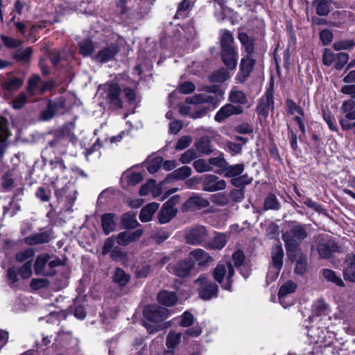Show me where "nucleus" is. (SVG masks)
Listing matches in <instances>:
<instances>
[{
  "label": "nucleus",
  "mask_w": 355,
  "mask_h": 355,
  "mask_svg": "<svg viewBox=\"0 0 355 355\" xmlns=\"http://www.w3.org/2000/svg\"><path fill=\"white\" fill-rule=\"evenodd\" d=\"M245 256L243 251L238 250L232 254V262L226 264L221 263L213 270V277L223 289L230 291L232 288V277L234 275L235 268H239L240 272L244 278H247L250 272L245 265Z\"/></svg>",
  "instance_id": "nucleus-1"
},
{
  "label": "nucleus",
  "mask_w": 355,
  "mask_h": 355,
  "mask_svg": "<svg viewBox=\"0 0 355 355\" xmlns=\"http://www.w3.org/2000/svg\"><path fill=\"white\" fill-rule=\"evenodd\" d=\"M290 230L282 234V239L285 243L286 250L288 257L291 252L298 253L300 251V243L307 237L306 226L296 222H293Z\"/></svg>",
  "instance_id": "nucleus-2"
},
{
  "label": "nucleus",
  "mask_w": 355,
  "mask_h": 355,
  "mask_svg": "<svg viewBox=\"0 0 355 355\" xmlns=\"http://www.w3.org/2000/svg\"><path fill=\"white\" fill-rule=\"evenodd\" d=\"M144 315L148 320L144 326L150 333L157 332L166 327L162 323L168 315V311L166 308L156 305L148 306L144 310Z\"/></svg>",
  "instance_id": "nucleus-3"
},
{
  "label": "nucleus",
  "mask_w": 355,
  "mask_h": 355,
  "mask_svg": "<svg viewBox=\"0 0 355 355\" xmlns=\"http://www.w3.org/2000/svg\"><path fill=\"white\" fill-rule=\"evenodd\" d=\"M61 264L59 259L51 260L47 253L39 254L34 264L35 273L37 275L53 276L55 273V268Z\"/></svg>",
  "instance_id": "nucleus-4"
},
{
  "label": "nucleus",
  "mask_w": 355,
  "mask_h": 355,
  "mask_svg": "<svg viewBox=\"0 0 355 355\" xmlns=\"http://www.w3.org/2000/svg\"><path fill=\"white\" fill-rule=\"evenodd\" d=\"M208 238L207 228L201 225H193L185 230L184 239L187 243L198 245L205 243Z\"/></svg>",
  "instance_id": "nucleus-5"
},
{
  "label": "nucleus",
  "mask_w": 355,
  "mask_h": 355,
  "mask_svg": "<svg viewBox=\"0 0 355 355\" xmlns=\"http://www.w3.org/2000/svg\"><path fill=\"white\" fill-rule=\"evenodd\" d=\"M307 335L311 338V342L318 344L320 347L330 346L335 340L334 334L324 329H309Z\"/></svg>",
  "instance_id": "nucleus-6"
},
{
  "label": "nucleus",
  "mask_w": 355,
  "mask_h": 355,
  "mask_svg": "<svg viewBox=\"0 0 355 355\" xmlns=\"http://www.w3.org/2000/svg\"><path fill=\"white\" fill-rule=\"evenodd\" d=\"M196 284L200 285L199 296L204 300L216 297L218 295V286L209 281L206 277L200 276L196 280Z\"/></svg>",
  "instance_id": "nucleus-7"
},
{
  "label": "nucleus",
  "mask_w": 355,
  "mask_h": 355,
  "mask_svg": "<svg viewBox=\"0 0 355 355\" xmlns=\"http://www.w3.org/2000/svg\"><path fill=\"white\" fill-rule=\"evenodd\" d=\"M51 87V83L42 81L38 75H33L28 80L26 90L28 96L32 97L44 93Z\"/></svg>",
  "instance_id": "nucleus-8"
},
{
  "label": "nucleus",
  "mask_w": 355,
  "mask_h": 355,
  "mask_svg": "<svg viewBox=\"0 0 355 355\" xmlns=\"http://www.w3.org/2000/svg\"><path fill=\"white\" fill-rule=\"evenodd\" d=\"M275 107L272 89H268L264 95L259 100L257 106V112L259 115L266 118L270 111Z\"/></svg>",
  "instance_id": "nucleus-9"
},
{
  "label": "nucleus",
  "mask_w": 355,
  "mask_h": 355,
  "mask_svg": "<svg viewBox=\"0 0 355 355\" xmlns=\"http://www.w3.org/2000/svg\"><path fill=\"white\" fill-rule=\"evenodd\" d=\"M207 93H201L195 94L192 96L187 97L186 102L189 104H201L209 103L213 105L214 107L218 105V100L215 96L210 94L211 92L216 91V87H207Z\"/></svg>",
  "instance_id": "nucleus-10"
},
{
  "label": "nucleus",
  "mask_w": 355,
  "mask_h": 355,
  "mask_svg": "<svg viewBox=\"0 0 355 355\" xmlns=\"http://www.w3.org/2000/svg\"><path fill=\"white\" fill-rule=\"evenodd\" d=\"M178 196H175L165 202L158 214V220L161 224L168 223L177 214L175 205L177 202Z\"/></svg>",
  "instance_id": "nucleus-11"
},
{
  "label": "nucleus",
  "mask_w": 355,
  "mask_h": 355,
  "mask_svg": "<svg viewBox=\"0 0 355 355\" xmlns=\"http://www.w3.org/2000/svg\"><path fill=\"white\" fill-rule=\"evenodd\" d=\"M202 189L205 191L214 192L223 190L227 184L224 180H220L215 175L206 174L202 178Z\"/></svg>",
  "instance_id": "nucleus-12"
},
{
  "label": "nucleus",
  "mask_w": 355,
  "mask_h": 355,
  "mask_svg": "<svg viewBox=\"0 0 355 355\" xmlns=\"http://www.w3.org/2000/svg\"><path fill=\"white\" fill-rule=\"evenodd\" d=\"M69 141V135H66L64 130H60L55 133V138L49 142L48 146L55 153L62 155L66 153Z\"/></svg>",
  "instance_id": "nucleus-13"
},
{
  "label": "nucleus",
  "mask_w": 355,
  "mask_h": 355,
  "mask_svg": "<svg viewBox=\"0 0 355 355\" xmlns=\"http://www.w3.org/2000/svg\"><path fill=\"white\" fill-rule=\"evenodd\" d=\"M105 93L106 95V99L112 107L114 109L122 107V101L120 98L121 88L118 84H110Z\"/></svg>",
  "instance_id": "nucleus-14"
},
{
  "label": "nucleus",
  "mask_w": 355,
  "mask_h": 355,
  "mask_svg": "<svg viewBox=\"0 0 355 355\" xmlns=\"http://www.w3.org/2000/svg\"><path fill=\"white\" fill-rule=\"evenodd\" d=\"M55 195L58 198H65V200L67 202V205L71 207L75 200H76V189L74 185L68 182L67 184L61 189L57 188V186L55 185Z\"/></svg>",
  "instance_id": "nucleus-15"
},
{
  "label": "nucleus",
  "mask_w": 355,
  "mask_h": 355,
  "mask_svg": "<svg viewBox=\"0 0 355 355\" xmlns=\"http://www.w3.org/2000/svg\"><path fill=\"white\" fill-rule=\"evenodd\" d=\"M255 59L252 58V55H246L244 56L240 64V71L238 73V80L243 83L250 76L255 64Z\"/></svg>",
  "instance_id": "nucleus-16"
},
{
  "label": "nucleus",
  "mask_w": 355,
  "mask_h": 355,
  "mask_svg": "<svg viewBox=\"0 0 355 355\" xmlns=\"http://www.w3.org/2000/svg\"><path fill=\"white\" fill-rule=\"evenodd\" d=\"M243 112V109L240 106H234L232 104L227 103L220 108L214 116V119L217 122H223L225 119L234 114H239Z\"/></svg>",
  "instance_id": "nucleus-17"
},
{
  "label": "nucleus",
  "mask_w": 355,
  "mask_h": 355,
  "mask_svg": "<svg viewBox=\"0 0 355 355\" xmlns=\"http://www.w3.org/2000/svg\"><path fill=\"white\" fill-rule=\"evenodd\" d=\"M209 205L207 199L200 195H196L190 197L183 205V210L185 211H193L207 207Z\"/></svg>",
  "instance_id": "nucleus-18"
},
{
  "label": "nucleus",
  "mask_w": 355,
  "mask_h": 355,
  "mask_svg": "<svg viewBox=\"0 0 355 355\" xmlns=\"http://www.w3.org/2000/svg\"><path fill=\"white\" fill-rule=\"evenodd\" d=\"M222 61L230 70H234L237 65L238 53L236 48L221 50Z\"/></svg>",
  "instance_id": "nucleus-19"
},
{
  "label": "nucleus",
  "mask_w": 355,
  "mask_h": 355,
  "mask_svg": "<svg viewBox=\"0 0 355 355\" xmlns=\"http://www.w3.org/2000/svg\"><path fill=\"white\" fill-rule=\"evenodd\" d=\"M338 249L337 245L332 241L322 239L318 245V252L321 258H329Z\"/></svg>",
  "instance_id": "nucleus-20"
},
{
  "label": "nucleus",
  "mask_w": 355,
  "mask_h": 355,
  "mask_svg": "<svg viewBox=\"0 0 355 355\" xmlns=\"http://www.w3.org/2000/svg\"><path fill=\"white\" fill-rule=\"evenodd\" d=\"M119 51V46L115 44H112L99 51L95 56V60L100 62H107L113 59Z\"/></svg>",
  "instance_id": "nucleus-21"
},
{
  "label": "nucleus",
  "mask_w": 355,
  "mask_h": 355,
  "mask_svg": "<svg viewBox=\"0 0 355 355\" xmlns=\"http://www.w3.org/2000/svg\"><path fill=\"white\" fill-rule=\"evenodd\" d=\"M284 256V250L280 245L272 247L271 251L272 268L275 270L277 275L282 268Z\"/></svg>",
  "instance_id": "nucleus-22"
},
{
  "label": "nucleus",
  "mask_w": 355,
  "mask_h": 355,
  "mask_svg": "<svg viewBox=\"0 0 355 355\" xmlns=\"http://www.w3.org/2000/svg\"><path fill=\"white\" fill-rule=\"evenodd\" d=\"M343 276L345 280L355 282V254H347L343 266Z\"/></svg>",
  "instance_id": "nucleus-23"
},
{
  "label": "nucleus",
  "mask_w": 355,
  "mask_h": 355,
  "mask_svg": "<svg viewBox=\"0 0 355 355\" xmlns=\"http://www.w3.org/2000/svg\"><path fill=\"white\" fill-rule=\"evenodd\" d=\"M143 232L142 230H137L132 232H120L116 238L117 243L120 245H128L130 243L138 240L143 234Z\"/></svg>",
  "instance_id": "nucleus-24"
},
{
  "label": "nucleus",
  "mask_w": 355,
  "mask_h": 355,
  "mask_svg": "<svg viewBox=\"0 0 355 355\" xmlns=\"http://www.w3.org/2000/svg\"><path fill=\"white\" fill-rule=\"evenodd\" d=\"M52 239L49 232H42L31 234L24 239V242L28 245H35L49 243Z\"/></svg>",
  "instance_id": "nucleus-25"
},
{
  "label": "nucleus",
  "mask_w": 355,
  "mask_h": 355,
  "mask_svg": "<svg viewBox=\"0 0 355 355\" xmlns=\"http://www.w3.org/2000/svg\"><path fill=\"white\" fill-rule=\"evenodd\" d=\"M189 260L193 262H197L200 266H206L212 261V258L202 249H196L190 252Z\"/></svg>",
  "instance_id": "nucleus-26"
},
{
  "label": "nucleus",
  "mask_w": 355,
  "mask_h": 355,
  "mask_svg": "<svg viewBox=\"0 0 355 355\" xmlns=\"http://www.w3.org/2000/svg\"><path fill=\"white\" fill-rule=\"evenodd\" d=\"M64 106V102L62 100L49 101L47 108L42 113V119L47 121L52 119L55 113L62 109Z\"/></svg>",
  "instance_id": "nucleus-27"
},
{
  "label": "nucleus",
  "mask_w": 355,
  "mask_h": 355,
  "mask_svg": "<svg viewBox=\"0 0 355 355\" xmlns=\"http://www.w3.org/2000/svg\"><path fill=\"white\" fill-rule=\"evenodd\" d=\"M64 106V102L62 100L49 101L47 108L42 113V119L47 121L52 119L55 113L62 109Z\"/></svg>",
  "instance_id": "nucleus-28"
},
{
  "label": "nucleus",
  "mask_w": 355,
  "mask_h": 355,
  "mask_svg": "<svg viewBox=\"0 0 355 355\" xmlns=\"http://www.w3.org/2000/svg\"><path fill=\"white\" fill-rule=\"evenodd\" d=\"M116 215L112 213L104 214L101 216L102 228L104 233L108 235L116 230Z\"/></svg>",
  "instance_id": "nucleus-29"
},
{
  "label": "nucleus",
  "mask_w": 355,
  "mask_h": 355,
  "mask_svg": "<svg viewBox=\"0 0 355 355\" xmlns=\"http://www.w3.org/2000/svg\"><path fill=\"white\" fill-rule=\"evenodd\" d=\"M296 264L295 267V272L296 274L302 275L307 269V259L306 257L301 253V250L298 253L291 252V257H288L291 259H296Z\"/></svg>",
  "instance_id": "nucleus-30"
},
{
  "label": "nucleus",
  "mask_w": 355,
  "mask_h": 355,
  "mask_svg": "<svg viewBox=\"0 0 355 355\" xmlns=\"http://www.w3.org/2000/svg\"><path fill=\"white\" fill-rule=\"evenodd\" d=\"M159 203L151 202L144 207L139 214V219L142 223H147L152 220L153 216L159 208Z\"/></svg>",
  "instance_id": "nucleus-31"
},
{
  "label": "nucleus",
  "mask_w": 355,
  "mask_h": 355,
  "mask_svg": "<svg viewBox=\"0 0 355 355\" xmlns=\"http://www.w3.org/2000/svg\"><path fill=\"white\" fill-rule=\"evenodd\" d=\"M193 268V262L189 259L180 261L174 266L175 274L181 277H187Z\"/></svg>",
  "instance_id": "nucleus-32"
},
{
  "label": "nucleus",
  "mask_w": 355,
  "mask_h": 355,
  "mask_svg": "<svg viewBox=\"0 0 355 355\" xmlns=\"http://www.w3.org/2000/svg\"><path fill=\"white\" fill-rule=\"evenodd\" d=\"M296 288L297 284L292 281H288L282 285L278 293V297L281 304L284 307L286 308L287 306L284 304V298L287 295L294 293Z\"/></svg>",
  "instance_id": "nucleus-33"
},
{
  "label": "nucleus",
  "mask_w": 355,
  "mask_h": 355,
  "mask_svg": "<svg viewBox=\"0 0 355 355\" xmlns=\"http://www.w3.org/2000/svg\"><path fill=\"white\" fill-rule=\"evenodd\" d=\"M157 300L166 306H171L176 303L178 297L174 292L163 291L158 294Z\"/></svg>",
  "instance_id": "nucleus-34"
},
{
  "label": "nucleus",
  "mask_w": 355,
  "mask_h": 355,
  "mask_svg": "<svg viewBox=\"0 0 355 355\" xmlns=\"http://www.w3.org/2000/svg\"><path fill=\"white\" fill-rule=\"evenodd\" d=\"M238 39L242 46L244 47L247 55H252L254 51V39L249 37L245 33L241 32L239 33Z\"/></svg>",
  "instance_id": "nucleus-35"
},
{
  "label": "nucleus",
  "mask_w": 355,
  "mask_h": 355,
  "mask_svg": "<svg viewBox=\"0 0 355 355\" xmlns=\"http://www.w3.org/2000/svg\"><path fill=\"white\" fill-rule=\"evenodd\" d=\"M195 145L197 150L202 154L208 155L212 152L211 140L207 136L202 137L198 139Z\"/></svg>",
  "instance_id": "nucleus-36"
},
{
  "label": "nucleus",
  "mask_w": 355,
  "mask_h": 355,
  "mask_svg": "<svg viewBox=\"0 0 355 355\" xmlns=\"http://www.w3.org/2000/svg\"><path fill=\"white\" fill-rule=\"evenodd\" d=\"M121 225L125 229H134L139 225L136 214L132 212L124 214L121 218Z\"/></svg>",
  "instance_id": "nucleus-37"
},
{
  "label": "nucleus",
  "mask_w": 355,
  "mask_h": 355,
  "mask_svg": "<svg viewBox=\"0 0 355 355\" xmlns=\"http://www.w3.org/2000/svg\"><path fill=\"white\" fill-rule=\"evenodd\" d=\"M245 168L243 163L236 164L235 165H230L227 164L224 172L225 177L234 178L241 175Z\"/></svg>",
  "instance_id": "nucleus-38"
},
{
  "label": "nucleus",
  "mask_w": 355,
  "mask_h": 355,
  "mask_svg": "<svg viewBox=\"0 0 355 355\" xmlns=\"http://www.w3.org/2000/svg\"><path fill=\"white\" fill-rule=\"evenodd\" d=\"M23 85V80L20 78H12L4 80L2 87L8 92H12L19 89Z\"/></svg>",
  "instance_id": "nucleus-39"
},
{
  "label": "nucleus",
  "mask_w": 355,
  "mask_h": 355,
  "mask_svg": "<svg viewBox=\"0 0 355 355\" xmlns=\"http://www.w3.org/2000/svg\"><path fill=\"white\" fill-rule=\"evenodd\" d=\"M323 277L328 282L335 284L336 286L343 287L345 284L341 277L338 275L334 270L330 269H323L322 270Z\"/></svg>",
  "instance_id": "nucleus-40"
},
{
  "label": "nucleus",
  "mask_w": 355,
  "mask_h": 355,
  "mask_svg": "<svg viewBox=\"0 0 355 355\" xmlns=\"http://www.w3.org/2000/svg\"><path fill=\"white\" fill-rule=\"evenodd\" d=\"M220 42L221 50L235 48L233 35L229 31L225 30L221 32Z\"/></svg>",
  "instance_id": "nucleus-41"
},
{
  "label": "nucleus",
  "mask_w": 355,
  "mask_h": 355,
  "mask_svg": "<svg viewBox=\"0 0 355 355\" xmlns=\"http://www.w3.org/2000/svg\"><path fill=\"white\" fill-rule=\"evenodd\" d=\"M343 112L347 119H355V102L353 100L345 101L341 106Z\"/></svg>",
  "instance_id": "nucleus-42"
},
{
  "label": "nucleus",
  "mask_w": 355,
  "mask_h": 355,
  "mask_svg": "<svg viewBox=\"0 0 355 355\" xmlns=\"http://www.w3.org/2000/svg\"><path fill=\"white\" fill-rule=\"evenodd\" d=\"M229 78V72L225 68H220V69L213 72L209 76V80L213 83H223Z\"/></svg>",
  "instance_id": "nucleus-43"
},
{
  "label": "nucleus",
  "mask_w": 355,
  "mask_h": 355,
  "mask_svg": "<svg viewBox=\"0 0 355 355\" xmlns=\"http://www.w3.org/2000/svg\"><path fill=\"white\" fill-rule=\"evenodd\" d=\"M229 98L232 103L240 105H244L248 101L246 95L242 91L237 89H232L230 93Z\"/></svg>",
  "instance_id": "nucleus-44"
},
{
  "label": "nucleus",
  "mask_w": 355,
  "mask_h": 355,
  "mask_svg": "<svg viewBox=\"0 0 355 355\" xmlns=\"http://www.w3.org/2000/svg\"><path fill=\"white\" fill-rule=\"evenodd\" d=\"M20 209V205L15 198L10 200L8 204L3 205V214H9L13 216Z\"/></svg>",
  "instance_id": "nucleus-45"
},
{
  "label": "nucleus",
  "mask_w": 355,
  "mask_h": 355,
  "mask_svg": "<svg viewBox=\"0 0 355 355\" xmlns=\"http://www.w3.org/2000/svg\"><path fill=\"white\" fill-rule=\"evenodd\" d=\"M129 275L123 270L117 268L114 271L113 279L115 283H117L121 286H123L129 282Z\"/></svg>",
  "instance_id": "nucleus-46"
},
{
  "label": "nucleus",
  "mask_w": 355,
  "mask_h": 355,
  "mask_svg": "<svg viewBox=\"0 0 355 355\" xmlns=\"http://www.w3.org/2000/svg\"><path fill=\"white\" fill-rule=\"evenodd\" d=\"M280 208V203L278 201L276 196L274 194H269L265 199L263 209L264 210H279Z\"/></svg>",
  "instance_id": "nucleus-47"
},
{
  "label": "nucleus",
  "mask_w": 355,
  "mask_h": 355,
  "mask_svg": "<svg viewBox=\"0 0 355 355\" xmlns=\"http://www.w3.org/2000/svg\"><path fill=\"white\" fill-rule=\"evenodd\" d=\"M209 160L210 166H216L223 172L228 164L223 153H220L216 157L209 158Z\"/></svg>",
  "instance_id": "nucleus-48"
},
{
  "label": "nucleus",
  "mask_w": 355,
  "mask_h": 355,
  "mask_svg": "<svg viewBox=\"0 0 355 355\" xmlns=\"http://www.w3.org/2000/svg\"><path fill=\"white\" fill-rule=\"evenodd\" d=\"M80 53L85 57L90 55L94 50V45L90 40H85L79 43Z\"/></svg>",
  "instance_id": "nucleus-49"
},
{
  "label": "nucleus",
  "mask_w": 355,
  "mask_h": 355,
  "mask_svg": "<svg viewBox=\"0 0 355 355\" xmlns=\"http://www.w3.org/2000/svg\"><path fill=\"white\" fill-rule=\"evenodd\" d=\"M316 13L320 16H326L329 12V0H315Z\"/></svg>",
  "instance_id": "nucleus-50"
},
{
  "label": "nucleus",
  "mask_w": 355,
  "mask_h": 355,
  "mask_svg": "<svg viewBox=\"0 0 355 355\" xmlns=\"http://www.w3.org/2000/svg\"><path fill=\"white\" fill-rule=\"evenodd\" d=\"M193 166L198 173H204L212 171L209 160L207 162L204 159H199L193 162Z\"/></svg>",
  "instance_id": "nucleus-51"
},
{
  "label": "nucleus",
  "mask_w": 355,
  "mask_h": 355,
  "mask_svg": "<svg viewBox=\"0 0 355 355\" xmlns=\"http://www.w3.org/2000/svg\"><path fill=\"white\" fill-rule=\"evenodd\" d=\"M252 178L248 174L241 175L237 178H232L231 184L236 187H243L252 182Z\"/></svg>",
  "instance_id": "nucleus-52"
},
{
  "label": "nucleus",
  "mask_w": 355,
  "mask_h": 355,
  "mask_svg": "<svg viewBox=\"0 0 355 355\" xmlns=\"http://www.w3.org/2000/svg\"><path fill=\"white\" fill-rule=\"evenodd\" d=\"M328 311V305L324 302V300H318L313 305V312L316 315H326Z\"/></svg>",
  "instance_id": "nucleus-53"
},
{
  "label": "nucleus",
  "mask_w": 355,
  "mask_h": 355,
  "mask_svg": "<svg viewBox=\"0 0 355 355\" xmlns=\"http://www.w3.org/2000/svg\"><path fill=\"white\" fill-rule=\"evenodd\" d=\"M191 174V168L189 166H184L175 170L172 175L177 180H184Z\"/></svg>",
  "instance_id": "nucleus-54"
},
{
  "label": "nucleus",
  "mask_w": 355,
  "mask_h": 355,
  "mask_svg": "<svg viewBox=\"0 0 355 355\" xmlns=\"http://www.w3.org/2000/svg\"><path fill=\"white\" fill-rule=\"evenodd\" d=\"M152 193L153 196H157V193L155 192V181L153 180H149L146 184L141 186L139 193L141 196H147Z\"/></svg>",
  "instance_id": "nucleus-55"
},
{
  "label": "nucleus",
  "mask_w": 355,
  "mask_h": 355,
  "mask_svg": "<svg viewBox=\"0 0 355 355\" xmlns=\"http://www.w3.org/2000/svg\"><path fill=\"white\" fill-rule=\"evenodd\" d=\"M180 333H176L174 331H171L167 336L166 339V346L168 348H174L175 347L181 340Z\"/></svg>",
  "instance_id": "nucleus-56"
},
{
  "label": "nucleus",
  "mask_w": 355,
  "mask_h": 355,
  "mask_svg": "<svg viewBox=\"0 0 355 355\" xmlns=\"http://www.w3.org/2000/svg\"><path fill=\"white\" fill-rule=\"evenodd\" d=\"M193 3L191 0H182L179 4L177 12L175 15V18H184L186 16V12L189 10Z\"/></svg>",
  "instance_id": "nucleus-57"
},
{
  "label": "nucleus",
  "mask_w": 355,
  "mask_h": 355,
  "mask_svg": "<svg viewBox=\"0 0 355 355\" xmlns=\"http://www.w3.org/2000/svg\"><path fill=\"white\" fill-rule=\"evenodd\" d=\"M35 254V251L33 248H26L21 250L16 254V259L19 262L28 261V259H31Z\"/></svg>",
  "instance_id": "nucleus-58"
},
{
  "label": "nucleus",
  "mask_w": 355,
  "mask_h": 355,
  "mask_svg": "<svg viewBox=\"0 0 355 355\" xmlns=\"http://www.w3.org/2000/svg\"><path fill=\"white\" fill-rule=\"evenodd\" d=\"M286 105L287 112L289 114H294L295 113H297L300 116L304 114L303 109L298 106L293 100L287 99L286 101Z\"/></svg>",
  "instance_id": "nucleus-59"
},
{
  "label": "nucleus",
  "mask_w": 355,
  "mask_h": 355,
  "mask_svg": "<svg viewBox=\"0 0 355 355\" xmlns=\"http://www.w3.org/2000/svg\"><path fill=\"white\" fill-rule=\"evenodd\" d=\"M355 46V42L352 40H341L335 42L333 45L336 51L352 49Z\"/></svg>",
  "instance_id": "nucleus-60"
},
{
  "label": "nucleus",
  "mask_w": 355,
  "mask_h": 355,
  "mask_svg": "<svg viewBox=\"0 0 355 355\" xmlns=\"http://www.w3.org/2000/svg\"><path fill=\"white\" fill-rule=\"evenodd\" d=\"M163 162V159L160 157L152 158L148 163L147 170L150 173L157 172Z\"/></svg>",
  "instance_id": "nucleus-61"
},
{
  "label": "nucleus",
  "mask_w": 355,
  "mask_h": 355,
  "mask_svg": "<svg viewBox=\"0 0 355 355\" xmlns=\"http://www.w3.org/2000/svg\"><path fill=\"white\" fill-rule=\"evenodd\" d=\"M18 272L23 279L29 278L32 274V263L31 261L25 262L18 270Z\"/></svg>",
  "instance_id": "nucleus-62"
},
{
  "label": "nucleus",
  "mask_w": 355,
  "mask_h": 355,
  "mask_svg": "<svg viewBox=\"0 0 355 355\" xmlns=\"http://www.w3.org/2000/svg\"><path fill=\"white\" fill-rule=\"evenodd\" d=\"M123 178L127 180L129 185H135L141 181L142 175L138 172H129L123 175Z\"/></svg>",
  "instance_id": "nucleus-63"
},
{
  "label": "nucleus",
  "mask_w": 355,
  "mask_h": 355,
  "mask_svg": "<svg viewBox=\"0 0 355 355\" xmlns=\"http://www.w3.org/2000/svg\"><path fill=\"white\" fill-rule=\"evenodd\" d=\"M197 157V153L193 149H189L185 151L180 157V161L182 164H189Z\"/></svg>",
  "instance_id": "nucleus-64"
}]
</instances>
